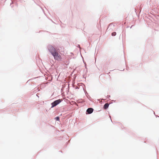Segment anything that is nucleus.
<instances>
[{"label":"nucleus","instance_id":"nucleus-2","mask_svg":"<svg viewBox=\"0 0 159 159\" xmlns=\"http://www.w3.org/2000/svg\"><path fill=\"white\" fill-rule=\"evenodd\" d=\"M61 101V99H59L57 100L52 103V107H53L59 104Z\"/></svg>","mask_w":159,"mask_h":159},{"label":"nucleus","instance_id":"nucleus-3","mask_svg":"<svg viewBox=\"0 0 159 159\" xmlns=\"http://www.w3.org/2000/svg\"><path fill=\"white\" fill-rule=\"evenodd\" d=\"M93 110L92 108H89L87 109L86 111L88 114H91L93 112Z\"/></svg>","mask_w":159,"mask_h":159},{"label":"nucleus","instance_id":"nucleus-6","mask_svg":"<svg viewBox=\"0 0 159 159\" xmlns=\"http://www.w3.org/2000/svg\"><path fill=\"white\" fill-rule=\"evenodd\" d=\"M56 120L59 121V118L58 117H57L55 118Z\"/></svg>","mask_w":159,"mask_h":159},{"label":"nucleus","instance_id":"nucleus-4","mask_svg":"<svg viewBox=\"0 0 159 159\" xmlns=\"http://www.w3.org/2000/svg\"><path fill=\"white\" fill-rule=\"evenodd\" d=\"M109 104L108 103H106L104 106L103 108L104 109H107L108 107Z\"/></svg>","mask_w":159,"mask_h":159},{"label":"nucleus","instance_id":"nucleus-1","mask_svg":"<svg viewBox=\"0 0 159 159\" xmlns=\"http://www.w3.org/2000/svg\"><path fill=\"white\" fill-rule=\"evenodd\" d=\"M48 49L49 52L53 56L55 60L61 61L62 59L61 57L58 52L52 46L49 45L48 46Z\"/></svg>","mask_w":159,"mask_h":159},{"label":"nucleus","instance_id":"nucleus-5","mask_svg":"<svg viewBox=\"0 0 159 159\" xmlns=\"http://www.w3.org/2000/svg\"><path fill=\"white\" fill-rule=\"evenodd\" d=\"M116 32H113L111 34V35L112 36H115L116 35Z\"/></svg>","mask_w":159,"mask_h":159}]
</instances>
